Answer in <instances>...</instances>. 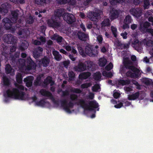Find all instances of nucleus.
<instances>
[{
	"label": "nucleus",
	"mask_w": 153,
	"mask_h": 153,
	"mask_svg": "<svg viewBox=\"0 0 153 153\" xmlns=\"http://www.w3.org/2000/svg\"><path fill=\"white\" fill-rule=\"evenodd\" d=\"M133 21V19L131 16L128 15L126 16L124 21V23H127L130 24Z\"/></svg>",
	"instance_id": "36"
},
{
	"label": "nucleus",
	"mask_w": 153,
	"mask_h": 153,
	"mask_svg": "<svg viewBox=\"0 0 153 153\" xmlns=\"http://www.w3.org/2000/svg\"><path fill=\"white\" fill-rule=\"evenodd\" d=\"M16 80L17 83H21L22 82V74L17 72L16 76Z\"/></svg>",
	"instance_id": "34"
},
{
	"label": "nucleus",
	"mask_w": 153,
	"mask_h": 153,
	"mask_svg": "<svg viewBox=\"0 0 153 153\" xmlns=\"http://www.w3.org/2000/svg\"><path fill=\"white\" fill-rule=\"evenodd\" d=\"M75 104L80 105L85 110L89 111H93L94 109L97 108L99 106L98 103L95 101H89L88 104L85 100L83 99L78 100V101L75 102Z\"/></svg>",
	"instance_id": "3"
},
{
	"label": "nucleus",
	"mask_w": 153,
	"mask_h": 153,
	"mask_svg": "<svg viewBox=\"0 0 153 153\" xmlns=\"http://www.w3.org/2000/svg\"><path fill=\"white\" fill-rule=\"evenodd\" d=\"M119 12L117 10L113 8L110 12V16L111 19L112 20L118 17Z\"/></svg>",
	"instance_id": "13"
},
{
	"label": "nucleus",
	"mask_w": 153,
	"mask_h": 153,
	"mask_svg": "<svg viewBox=\"0 0 153 153\" xmlns=\"http://www.w3.org/2000/svg\"><path fill=\"white\" fill-rule=\"evenodd\" d=\"M144 7L145 8H146L148 6L149 4V2L148 0H144Z\"/></svg>",
	"instance_id": "59"
},
{
	"label": "nucleus",
	"mask_w": 153,
	"mask_h": 153,
	"mask_svg": "<svg viewBox=\"0 0 153 153\" xmlns=\"http://www.w3.org/2000/svg\"><path fill=\"white\" fill-rule=\"evenodd\" d=\"M122 106H123V103L120 102L119 103L115 105L114 107L116 108H121Z\"/></svg>",
	"instance_id": "61"
},
{
	"label": "nucleus",
	"mask_w": 153,
	"mask_h": 153,
	"mask_svg": "<svg viewBox=\"0 0 153 153\" xmlns=\"http://www.w3.org/2000/svg\"><path fill=\"white\" fill-rule=\"evenodd\" d=\"M26 63V61L25 60L23 59H20L18 60L16 65H19L20 67H23L25 65Z\"/></svg>",
	"instance_id": "35"
},
{
	"label": "nucleus",
	"mask_w": 153,
	"mask_h": 153,
	"mask_svg": "<svg viewBox=\"0 0 153 153\" xmlns=\"http://www.w3.org/2000/svg\"><path fill=\"white\" fill-rule=\"evenodd\" d=\"M100 88V86L99 85L97 84L92 87V90L94 92H97L99 89Z\"/></svg>",
	"instance_id": "48"
},
{
	"label": "nucleus",
	"mask_w": 153,
	"mask_h": 153,
	"mask_svg": "<svg viewBox=\"0 0 153 153\" xmlns=\"http://www.w3.org/2000/svg\"><path fill=\"white\" fill-rule=\"evenodd\" d=\"M139 41L138 39L135 40L132 42V44L134 45V47H136L135 49H138V48L137 47V46L139 45Z\"/></svg>",
	"instance_id": "54"
},
{
	"label": "nucleus",
	"mask_w": 153,
	"mask_h": 153,
	"mask_svg": "<svg viewBox=\"0 0 153 153\" xmlns=\"http://www.w3.org/2000/svg\"><path fill=\"white\" fill-rule=\"evenodd\" d=\"M123 64L126 69H130L134 72L132 73L130 71L127 72L126 75L127 76L135 78H138L139 76H140V75L139 74L140 72L139 70L134 66L131 65L132 63L128 59V58H126L124 59Z\"/></svg>",
	"instance_id": "2"
},
{
	"label": "nucleus",
	"mask_w": 153,
	"mask_h": 153,
	"mask_svg": "<svg viewBox=\"0 0 153 153\" xmlns=\"http://www.w3.org/2000/svg\"><path fill=\"white\" fill-rule=\"evenodd\" d=\"M107 60L101 58L99 59V65L101 67L105 66L106 64Z\"/></svg>",
	"instance_id": "37"
},
{
	"label": "nucleus",
	"mask_w": 153,
	"mask_h": 153,
	"mask_svg": "<svg viewBox=\"0 0 153 153\" xmlns=\"http://www.w3.org/2000/svg\"><path fill=\"white\" fill-rule=\"evenodd\" d=\"M131 81L130 80L128 79L126 80H123L122 79H119L117 80V84L118 85H122V86L128 85L130 84Z\"/></svg>",
	"instance_id": "24"
},
{
	"label": "nucleus",
	"mask_w": 153,
	"mask_h": 153,
	"mask_svg": "<svg viewBox=\"0 0 153 153\" xmlns=\"http://www.w3.org/2000/svg\"><path fill=\"white\" fill-rule=\"evenodd\" d=\"M19 13V11L18 10H16L11 12V19L13 22L15 23L16 22Z\"/></svg>",
	"instance_id": "14"
},
{
	"label": "nucleus",
	"mask_w": 153,
	"mask_h": 153,
	"mask_svg": "<svg viewBox=\"0 0 153 153\" xmlns=\"http://www.w3.org/2000/svg\"><path fill=\"white\" fill-rule=\"evenodd\" d=\"M28 46V44L27 41L22 40V43L19 45L18 47L19 50L23 51L27 48Z\"/></svg>",
	"instance_id": "19"
},
{
	"label": "nucleus",
	"mask_w": 153,
	"mask_h": 153,
	"mask_svg": "<svg viewBox=\"0 0 153 153\" xmlns=\"http://www.w3.org/2000/svg\"><path fill=\"white\" fill-rule=\"evenodd\" d=\"M52 78L50 76H47L44 79L43 84L45 86H47L49 84H50V86H52L55 84V82L52 80Z\"/></svg>",
	"instance_id": "17"
},
{
	"label": "nucleus",
	"mask_w": 153,
	"mask_h": 153,
	"mask_svg": "<svg viewBox=\"0 0 153 153\" xmlns=\"http://www.w3.org/2000/svg\"><path fill=\"white\" fill-rule=\"evenodd\" d=\"M100 17V14L97 12H93L92 15L90 18L91 20L92 21H96Z\"/></svg>",
	"instance_id": "29"
},
{
	"label": "nucleus",
	"mask_w": 153,
	"mask_h": 153,
	"mask_svg": "<svg viewBox=\"0 0 153 153\" xmlns=\"http://www.w3.org/2000/svg\"><path fill=\"white\" fill-rule=\"evenodd\" d=\"M62 10L60 9H57L55 11L54 15L52 16H55L56 18L59 20L60 17L62 16Z\"/></svg>",
	"instance_id": "30"
},
{
	"label": "nucleus",
	"mask_w": 153,
	"mask_h": 153,
	"mask_svg": "<svg viewBox=\"0 0 153 153\" xmlns=\"http://www.w3.org/2000/svg\"><path fill=\"white\" fill-rule=\"evenodd\" d=\"M69 81H71L74 80L75 79V74L72 71H70L68 72Z\"/></svg>",
	"instance_id": "32"
},
{
	"label": "nucleus",
	"mask_w": 153,
	"mask_h": 153,
	"mask_svg": "<svg viewBox=\"0 0 153 153\" xmlns=\"http://www.w3.org/2000/svg\"><path fill=\"white\" fill-rule=\"evenodd\" d=\"M93 65V62L89 60H87L84 62L79 61L77 65L74 67V69L77 72H83L87 69L90 70Z\"/></svg>",
	"instance_id": "5"
},
{
	"label": "nucleus",
	"mask_w": 153,
	"mask_h": 153,
	"mask_svg": "<svg viewBox=\"0 0 153 153\" xmlns=\"http://www.w3.org/2000/svg\"><path fill=\"white\" fill-rule=\"evenodd\" d=\"M16 88H13L12 89H8L6 91L8 97L14 98L15 99L25 100L26 99L25 93L23 91L25 87L22 85L15 84Z\"/></svg>",
	"instance_id": "1"
},
{
	"label": "nucleus",
	"mask_w": 153,
	"mask_h": 153,
	"mask_svg": "<svg viewBox=\"0 0 153 153\" xmlns=\"http://www.w3.org/2000/svg\"><path fill=\"white\" fill-rule=\"evenodd\" d=\"M26 64V69L27 71L34 70L36 68L35 63L30 57L27 58Z\"/></svg>",
	"instance_id": "9"
},
{
	"label": "nucleus",
	"mask_w": 153,
	"mask_h": 153,
	"mask_svg": "<svg viewBox=\"0 0 153 153\" xmlns=\"http://www.w3.org/2000/svg\"><path fill=\"white\" fill-rule=\"evenodd\" d=\"M48 26L53 28H57L61 26V23L59 20L56 18L55 16H52L51 18L47 21Z\"/></svg>",
	"instance_id": "6"
},
{
	"label": "nucleus",
	"mask_w": 153,
	"mask_h": 153,
	"mask_svg": "<svg viewBox=\"0 0 153 153\" xmlns=\"http://www.w3.org/2000/svg\"><path fill=\"white\" fill-rule=\"evenodd\" d=\"M93 77L95 80L98 81L100 80L101 77V74L100 72H96L94 74Z\"/></svg>",
	"instance_id": "38"
},
{
	"label": "nucleus",
	"mask_w": 153,
	"mask_h": 153,
	"mask_svg": "<svg viewBox=\"0 0 153 153\" xmlns=\"http://www.w3.org/2000/svg\"><path fill=\"white\" fill-rule=\"evenodd\" d=\"M52 39L56 40L57 42H62L63 39V38L59 36H56L54 35L52 38Z\"/></svg>",
	"instance_id": "39"
},
{
	"label": "nucleus",
	"mask_w": 153,
	"mask_h": 153,
	"mask_svg": "<svg viewBox=\"0 0 153 153\" xmlns=\"http://www.w3.org/2000/svg\"><path fill=\"white\" fill-rule=\"evenodd\" d=\"M125 0H110V1L114 4H116L117 3H122L125 1Z\"/></svg>",
	"instance_id": "52"
},
{
	"label": "nucleus",
	"mask_w": 153,
	"mask_h": 153,
	"mask_svg": "<svg viewBox=\"0 0 153 153\" xmlns=\"http://www.w3.org/2000/svg\"><path fill=\"white\" fill-rule=\"evenodd\" d=\"M5 72L7 74H10L11 72H14V70L12 68L9 64L6 65L5 68Z\"/></svg>",
	"instance_id": "33"
},
{
	"label": "nucleus",
	"mask_w": 153,
	"mask_h": 153,
	"mask_svg": "<svg viewBox=\"0 0 153 153\" xmlns=\"http://www.w3.org/2000/svg\"><path fill=\"white\" fill-rule=\"evenodd\" d=\"M91 85L92 84L91 82L84 83L81 85L80 87L82 89L87 88Z\"/></svg>",
	"instance_id": "44"
},
{
	"label": "nucleus",
	"mask_w": 153,
	"mask_h": 153,
	"mask_svg": "<svg viewBox=\"0 0 153 153\" xmlns=\"http://www.w3.org/2000/svg\"><path fill=\"white\" fill-rule=\"evenodd\" d=\"M91 75V73L90 72H82L79 75V77L81 80H83L88 78Z\"/></svg>",
	"instance_id": "23"
},
{
	"label": "nucleus",
	"mask_w": 153,
	"mask_h": 153,
	"mask_svg": "<svg viewBox=\"0 0 153 153\" xmlns=\"http://www.w3.org/2000/svg\"><path fill=\"white\" fill-rule=\"evenodd\" d=\"M48 0H34L35 3L38 5H43Z\"/></svg>",
	"instance_id": "40"
},
{
	"label": "nucleus",
	"mask_w": 153,
	"mask_h": 153,
	"mask_svg": "<svg viewBox=\"0 0 153 153\" xmlns=\"http://www.w3.org/2000/svg\"><path fill=\"white\" fill-rule=\"evenodd\" d=\"M46 102L44 99H42L40 100L39 101H37L36 102V104L38 106H44Z\"/></svg>",
	"instance_id": "41"
},
{
	"label": "nucleus",
	"mask_w": 153,
	"mask_h": 153,
	"mask_svg": "<svg viewBox=\"0 0 153 153\" xmlns=\"http://www.w3.org/2000/svg\"><path fill=\"white\" fill-rule=\"evenodd\" d=\"M77 34L79 39L82 41H85L89 38L88 34L79 31Z\"/></svg>",
	"instance_id": "16"
},
{
	"label": "nucleus",
	"mask_w": 153,
	"mask_h": 153,
	"mask_svg": "<svg viewBox=\"0 0 153 153\" xmlns=\"http://www.w3.org/2000/svg\"><path fill=\"white\" fill-rule=\"evenodd\" d=\"M151 26V23L147 21L143 23L140 24V29L141 31H144L145 33L146 30Z\"/></svg>",
	"instance_id": "21"
},
{
	"label": "nucleus",
	"mask_w": 153,
	"mask_h": 153,
	"mask_svg": "<svg viewBox=\"0 0 153 153\" xmlns=\"http://www.w3.org/2000/svg\"><path fill=\"white\" fill-rule=\"evenodd\" d=\"M63 19L69 24H71L75 21V16L72 14L67 13L65 14Z\"/></svg>",
	"instance_id": "10"
},
{
	"label": "nucleus",
	"mask_w": 153,
	"mask_h": 153,
	"mask_svg": "<svg viewBox=\"0 0 153 153\" xmlns=\"http://www.w3.org/2000/svg\"><path fill=\"white\" fill-rule=\"evenodd\" d=\"M11 1L15 4H24L25 2V0H10Z\"/></svg>",
	"instance_id": "50"
},
{
	"label": "nucleus",
	"mask_w": 153,
	"mask_h": 153,
	"mask_svg": "<svg viewBox=\"0 0 153 153\" xmlns=\"http://www.w3.org/2000/svg\"><path fill=\"white\" fill-rule=\"evenodd\" d=\"M110 20L108 18L104 19L101 23V25L102 27H109L111 25Z\"/></svg>",
	"instance_id": "25"
},
{
	"label": "nucleus",
	"mask_w": 153,
	"mask_h": 153,
	"mask_svg": "<svg viewBox=\"0 0 153 153\" xmlns=\"http://www.w3.org/2000/svg\"><path fill=\"white\" fill-rule=\"evenodd\" d=\"M139 95V92H137L134 94L129 95L128 97V99L129 100H134L138 98Z\"/></svg>",
	"instance_id": "28"
},
{
	"label": "nucleus",
	"mask_w": 153,
	"mask_h": 153,
	"mask_svg": "<svg viewBox=\"0 0 153 153\" xmlns=\"http://www.w3.org/2000/svg\"><path fill=\"white\" fill-rule=\"evenodd\" d=\"M11 60L12 63H13L14 64H16L18 61L16 59V58L13 56H11Z\"/></svg>",
	"instance_id": "55"
},
{
	"label": "nucleus",
	"mask_w": 153,
	"mask_h": 153,
	"mask_svg": "<svg viewBox=\"0 0 153 153\" xmlns=\"http://www.w3.org/2000/svg\"><path fill=\"white\" fill-rule=\"evenodd\" d=\"M2 22L4 27L7 30L10 29L12 26L13 23H15L13 22L11 19H10L7 18H4L3 19Z\"/></svg>",
	"instance_id": "11"
},
{
	"label": "nucleus",
	"mask_w": 153,
	"mask_h": 153,
	"mask_svg": "<svg viewBox=\"0 0 153 153\" xmlns=\"http://www.w3.org/2000/svg\"><path fill=\"white\" fill-rule=\"evenodd\" d=\"M57 3L59 4H68L74 5L75 4L74 0H56Z\"/></svg>",
	"instance_id": "22"
},
{
	"label": "nucleus",
	"mask_w": 153,
	"mask_h": 153,
	"mask_svg": "<svg viewBox=\"0 0 153 153\" xmlns=\"http://www.w3.org/2000/svg\"><path fill=\"white\" fill-rule=\"evenodd\" d=\"M33 76L27 77L24 79V81L27 87H31L33 83Z\"/></svg>",
	"instance_id": "20"
},
{
	"label": "nucleus",
	"mask_w": 153,
	"mask_h": 153,
	"mask_svg": "<svg viewBox=\"0 0 153 153\" xmlns=\"http://www.w3.org/2000/svg\"><path fill=\"white\" fill-rule=\"evenodd\" d=\"M42 53L41 52H39L36 50H34L33 52V57L35 59L38 58L41 56Z\"/></svg>",
	"instance_id": "45"
},
{
	"label": "nucleus",
	"mask_w": 153,
	"mask_h": 153,
	"mask_svg": "<svg viewBox=\"0 0 153 153\" xmlns=\"http://www.w3.org/2000/svg\"><path fill=\"white\" fill-rule=\"evenodd\" d=\"M61 106L63 107L64 110L67 113H71V111L70 108H73L74 104L71 101H70L67 104V101L66 99H64L61 101Z\"/></svg>",
	"instance_id": "7"
},
{
	"label": "nucleus",
	"mask_w": 153,
	"mask_h": 153,
	"mask_svg": "<svg viewBox=\"0 0 153 153\" xmlns=\"http://www.w3.org/2000/svg\"><path fill=\"white\" fill-rule=\"evenodd\" d=\"M77 49L79 54L82 56H85L88 55L90 56L95 57L98 54V51L97 49L94 48L90 46H86L84 50L83 48L80 45L77 46Z\"/></svg>",
	"instance_id": "4"
},
{
	"label": "nucleus",
	"mask_w": 153,
	"mask_h": 153,
	"mask_svg": "<svg viewBox=\"0 0 153 153\" xmlns=\"http://www.w3.org/2000/svg\"><path fill=\"white\" fill-rule=\"evenodd\" d=\"M3 84L4 85L8 86L10 84V82L8 78L6 76L3 77Z\"/></svg>",
	"instance_id": "42"
},
{
	"label": "nucleus",
	"mask_w": 153,
	"mask_h": 153,
	"mask_svg": "<svg viewBox=\"0 0 153 153\" xmlns=\"http://www.w3.org/2000/svg\"><path fill=\"white\" fill-rule=\"evenodd\" d=\"M8 4L5 3L3 4L0 7V14L5 15L8 12Z\"/></svg>",
	"instance_id": "18"
},
{
	"label": "nucleus",
	"mask_w": 153,
	"mask_h": 153,
	"mask_svg": "<svg viewBox=\"0 0 153 153\" xmlns=\"http://www.w3.org/2000/svg\"><path fill=\"white\" fill-rule=\"evenodd\" d=\"M52 53L54 59L57 61H59L61 59L62 56L58 51L54 50L53 51Z\"/></svg>",
	"instance_id": "26"
},
{
	"label": "nucleus",
	"mask_w": 153,
	"mask_h": 153,
	"mask_svg": "<svg viewBox=\"0 0 153 153\" xmlns=\"http://www.w3.org/2000/svg\"><path fill=\"white\" fill-rule=\"evenodd\" d=\"M121 36L123 37V38L124 39H126L127 38V35L128 33L126 31L124 33H122L120 34Z\"/></svg>",
	"instance_id": "60"
},
{
	"label": "nucleus",
	"mask_w": 153,
	"mask_h": 153,
	"mask_svg": "<svg viewBox=\"0 0 153 153\" xmlns=\"http://www.w3.org/2000/svg\"><path fill=\"white\" fill-rule=\"evenodd\" d=\"M34 19L33 16L31 15H29L27 17L25 20L26 24L29 25H31L33 24L34 21Z\"/></svg>",
	"instance_id": "31"
},
{
	"label": "nucleus",
	"mask_w": 153,
	"mask_h": 153,
	"mask_svg": "<svg viewBox=\"0 0 153 153\" xmlns=\"http://www.w3.org/2000/svg\"><path fill=\"white\" fill-rule=\"evenodd\" d=\"M4 41L8 44H13L16 42V40L11 34H5L3 37Z\"/></svg>",
	"instance_id": "8"
},
{
	"label": "nucleus",
	"mask_w": 153,
	"mask_h": 153,
	"mask_svg": "<svg viewBox=\"0 0 153 153\" xmlns=\"http://www.w3.org/2000/svg\"><path fill=\"white\" fill-rule=\"evenodd\" d=\"M150 33L153 36V29L149 28L146 30L145 33Z\"/></svg>",
	"instance_id": "56"
},
{
	"label": "nucleus",
	"mask_w": 153,
	"mask_h": 153,
	"mask_svg": "<svg viewBox=\"0 0 153 153\" xmlns=\"http://www.w3.org/2000/svg\"><path fill=\"white\" fill-rule=\"evenodd\" d=\"M120 95V94L117 92H115L113 94L114 97L115 99L118 98Z\"/></svg>",
	"instance_id": "64"
},
{
	"label": "nucleus",
	"mask_w": 153,
	"mask_h": 153,
	"mask_svg": "<svg viewBox=\"0 0 153 153\" xmlns=\"http://www.w3.org/2000/svg\"><path fill=\"white\" fill-rule=\"evenodd\" d=\"M111 29L114 36L115 38H117V28L113 26H111Z\"/></svg>",
	"instance_id": "43"
},
{
	"label": "nucleus",
	"mask_w": 153,
	"mask_h": 153,
	"mask_svg": "<svg viewBox=\"0 0 153 153\" xmlns=\"http://www.w3.org/2000/svg\"><path fill=\"white\" fill-rule=\"evenodd\" d=\"M40 93L43 96L53 98L52 94L50 92L46 91L44 89L41 90Z\"/></svg>",
	"instance_id": "27"
},
{
	"label": "nucleus",
	"mask_w": 153,
	"mask_h": 153,
	"mask_svg": "<svg viewBox=\"0 0 153 153\" xmlns=\"http://www.w3.org/2000/svg\"><path fill=\"white\" fill-rule=\"evenodd\" d=\"M50 62L49 58L48 57L45 56L41 59L39 61V63L43 67H46L48 66Z\"/></svg>",
	"instance_id": "15"
},
{
	"label": "nucleus",
	"mask_w": 153,
	"mask_h": 153,
	"mask_svg": "<svg viewBox=\"0 0 153 153\" xmlns=\"http://www.w3.org/2000/svg\"><path fill=\"white\" fill-rule=\"evenodd\" d=\"M143 0H134L133 3L136 5L139 4Z\"/></svg>",
	"instance_id": "62"
},
{
	"label": "nucleus",
	"mask_w": 153,
	"mask_h": 153,
	"mask_svg": "<svg viewBox=\"0 0 153 153\" xmlns=\"http://www.w3.org/2000/svg\"><path fill=\"white\" fill-rule=\"evenodd\" d=\"M142 82L146 85H149L151 84V82L150 80L147 78H144L143 79Z\"/></svg>",
	"instance_id": "46"
},
{
	"label": "nucleus",
	"mask_w": 153,
	"mask_h": 153,
	"mask_svg": "<svg viewBox=\"0 0 153 153\" xmlns=\"http://www.w3.org/2000/svg\"><path fill=\"white\" fill-rule=\"evenodd\" d=\"M72 92L77 94H80L82 92V91L78 88H74L71 90Z\"/></svg>",
	"instance_id": "53"
},
{
	"label": "nucleus",
	"mask_w": 153,
	"mask_h": 153,
	"mask_svg": "<svg viewBox=\"0 0 153 153\" xmlns=\"http://www.w3.org/2000/svg\"><path fill=\"white\" fill-rule=\"evenodd\" d=\"M130 13L136 17H140L142 15V11L138 8H133L130 10Z\"/></svg>",
	"instance_id": "12"
},
{
	"label": "nucleus",
	"mask_w": 153,
	"mask_h": 153,
	"mask_svg": "<svg viewBox=\"0 0 153 153\" xmlns=\"http://www.w3.org/2000/svg\"><path fill=\"white\" fill-rule=\"evenodd\" d=\"M123 105L124 104V105L125 107L128 106H129L131 104V103L129 101H123Z\"/></svg>",
	"instance_id": "57"
},
{
	"label": "nucleus",
	"mask_w": 153,
	"mask_h": 153,
	"mask_svg": "<svg viewBox=\"0 0 153 153\" xmlns=\"http://www.w3.org/2000/svg\"><path fill=\"white\" fill-rule=\"evenodd\" d=\"M70 98L72 101L77 100H78V96L74 94H71L70 96Z\"/></svg>",
	"instance_id": "49"
},
{
	"label": "nucleus",
	"mask_w": 153,
	"mask_h": 153,
	"mask_svg": "<svg viewBox=\"0 0 153 153\" xmlns=\"http://www.w3.org/2000/svg\"><path fill=\"white\" fill-rule=\"evenodd\" d=\"M146 45L149 46H153V41L151 40L148 41L147 42Z\"/></svg>",
	"instance_id": "63"
},
{
	"label": "nucleus",
	"mask_w": 153,
	"mask_h": 153,
	"mask_svg": "<svg viewBox=\"0 0 153 153\" xmlns=\"http://www.w3.org/2000/svg\"><path fill=\"white\" fill-rule=\"evenodd\" d=\"M102 75L103 76L108 77H111L112 76V74L111 72H107L106 71H104L102 73Z\"/></svg>",
	"instance_id": "47"
},
{
	"label": "nucleus",
	"mask_w": 153,
	"mask_h": 153,
	"mask_svg": "<svg viewBox=\"0 0 153 153\" xmlns=\"http://www.w3.org/2000/svg\"><path fill=\"white\" fill-rule=\"evenodd\" d=\"M41 83V82L37 81L35 80L33 82V85L35 87H37V86H40Z\"/></svg>",
	"instance_id": "58"
},
{
	"label": "nucleus",
	"mask_w": 153,
	"mask_h": 153,
	"mask_svg": "<svg viewBox=\"0 0 153 153\" xmlns=\"http://www.w3.org/2000/svg\"><path fill=\"white\" fill-rule=\"evenodd\" d=\"M113 65L112 63L110 62L105 67V69L107 71H109L113 68Z\"/></svg>",
	"instance_id": "51"
}]
</instances>
